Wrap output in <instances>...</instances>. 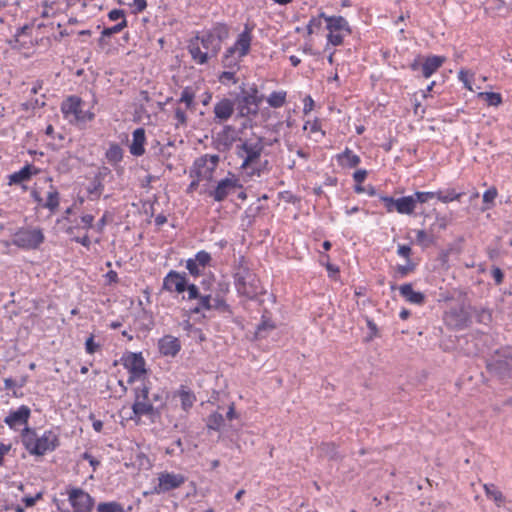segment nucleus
<instances>
[{
	"label": "nucleus",
	"instance_id": "1",
	"mask_svg": "<svg viewBox=\"0 0 512 512\" xmlns=\"http://www.w3.org/2000/svg\"><path fill=\"white\" fill-rule=\"evenodd\" d=\"M230 28L226 23L217 22L212 28L202 31L192 38L188 45L192 59L200 65L207 64L209 59L216 57L222 43L229 38Z\"/></svg>",
	"mask_w": 512,
	"mask_h": 512
},
{
	"label": "nucleus",
	"instance_id": "2",
	"mask_svg": "<svg viewBox=\"0 0 512 512\" xmlns=\"http://www.w3.org/2000/svg\"><path fill=\"white\" fill-rule=\"evenodd\" d=\"M21 442L26 451L36 457L53 452L60 446L59 435L53 430H45L39 437L35 428L26 426L21 431Z\"/></svg>",
	"mask_w": 512,
	"mask_h": 512
},
{
	"label": "nucleus",
	"instance_id": "3",
	"mask_svg": "<svg viewBox=\"0 0 512 512\" xmlns=\"http://www.w3.org/2000/svg\"><path fill=\"white\" fill-rule=\"evenodd\" d=\"M238 90V92L229 93L236 108V117L258 115L265 95L260 92L257 84L249 85L243 82L239 85Z\"/></svg>",
	"mask_w": 512,
	"mask_h": 512
},
{
	"label": "nucleus",
	"instance_id": "4",
	"mask_svg": "<svg viewBox=\"0 0 512 512\" xmlns=\"http://www.w3.org/2000/svg\"><path fill=\"white\" fill-rule=\"evenodd\" d=\"M151 382L143 380L140 386L133 388L134 403L132 404L133 415L130 419H140L142 416H147L152 422L159 419V410L153 408V403L150 401Z\"/></svg>",
	"mask_w": 512,
	"mask_h": 512
},
{
	"label": "nucleus",
	"instance_id": "5",
	"mask_svg": "<svg viewBox=\"0 0 512 512\" xmlns=\"http://www.w3.org/2000/svg\"><path fill=\"white\" fill-rule=\"evenodd\" d=\"M45 242L43 229L40 227H20L12 235L11 243L25 251L37 250Z\"/></svg>",
	"mask_w": 512,
	"mask_h": 512
},
{
	"label": "nucleus",
	"instance_id": "6",
	"mask_svg": "<svg viewBox=\"0 0 512 512\" xmlns=\"http://www.w3.org/2000/svg\"><path fill=\"white\" fill-rule=\"evenodd\" d=\"M237 189H243V184L233 172L228 171L225 178L217 181L215 187L207 191V195L215 202H223Z\"/></svg>",
	"mask_w": 512,
	"mask_h": 512
},
{
	"label": "nucleus",
	"instance_id": "7",
	"mask_svg": "<svg viewBox=\"0 0 512 512\" xmlns=\"http://www.w3.org/2000/svg\"><path fill=\"white\" fill-rule=\"evenodd\" d=\"M446 61L445 56L418 54L409 64V69L413 72H421L424 78H430Z\"/></svg>",
	"mask_w": 512,
	"mask_h": 512
},
{
	"label": "nucleus",
	"instance_id": "8",
	"mask_svg": "<svg viewBox=\"0 0 512 512\" xmlns=\"http://www.w3.org/2000/svg\"><path fill=\"white\" fill-rule=\"evenodd\" d=\"M82 99L78 96L72 95L64 100L61 104V112L65 118L73 116L77 123H86L95 118V114L89 110L82 109Z\"/></svg>",
	"mask_w": 512,
	"mask_h": 512
},
{
	"label": "nucleus",
	"instance_id": "9",
	"mask_svg": "<svg viewBox=\"0 0 512 512\" xmlns=\"http://www.w3.org/2000/svg\"><path fill=\"white\" fill-rule=\"evenodd\" d=\"M254 28L255 23H245L243 31L237 36L234 44L225 50L223 55H227V57H235V53H238L239 58L247 56L251 50V43L253 39L252 32Z\"/></svg>",
	"mask_w": 512,
	"mask_h": 512
},
{
	"label": "nucleus",
	"instance_id": "10",
	"mask_svg": "<svg viewBox=\"0 0 512 512\" xmlns=\"http://www.w3.org/2000/svg\"><path fill=\"white\" fill-rule=\"evenodd\" d=\"M387 213L412 215L414 213V200L411 195L394 198L388 195H379Z\"/></svg>",
	"mask_w": 512,
	"mask_h": 512
},
{
	"label": "nucleus",
	"instance_id": "11",
	"mask_svg": "<svg viewBox=\"0 0 512 512\" xmlns=\"http://www.w3.org/2000/svg\"><path fill=\"white\" fill-rule=\"evenodd\" d=\"M69 502L74 512H91L95 505V499L82 488L71 487L67 490Z\"/></svg>",
	"mask_w": 512,
	"mask_h": 512
},
{
	"label": "nucleus",
	"instance_id": "12",
	"mask_svg": "<svg viewBox=\"0 0 512 512\" xmlns=\"http://www.w3.org/2000/svg\"><path fill=\"white\" fill-rule=\"evenodd\" d=\"M188 280L185 272L170 270L163 278L162 290L170 293L183 294Z\"/></svg>",
	"mask_w": 512,
	"mask_h": 512
},
{
	"label": "nucleus",
	"instance_id": "13",
	"mask_svg": "<svg viewBox=\"0 0 512 512\" xmlns=\"http://www.w3.org/2000/svg\"><path fill=\"white\" fill-rule=\"evenodd\" d=\"M233 279L239 296H244L249 300H257L260 294L265 293V291L261 290L260 285L248 281L243 276H240V274H233Z\"/></svg>",
	"mask_w": 512,
	"mask_h": 512
},
{
	"label": "nucleus",
	"instance_id": "14",
	"mask_svg": "<svg viewBox=\"0 0 512 512\" xmlns=\"http://www.w3.org/2000/svg\"><path fill=\"white\" fill-rule=\"evenodd\" d=\"M236 111L232 97H222L218 102L215 103L213 108L215 124H224L233 116Z\"/></svg>",
	"mask_w": 512,
	"mask_h": 512
},
{
	"label": "nucleus",
	"instance_id": "15",
	"mask_svg": "<svg viewBox=\"0 0 512 512\" xmlns=\"http://www.w3.org/2000/svg\"><path fill=\"white\" fill-rule=\"evenodd\" d=\"M237 139L236 128L233 125L225 124L213 141L214 148L219 152L229 151Z\"/></svg>",
	"mask_w": 512,
	"mask_h": 512
},
{
	"label": "nucleus",
	"instance_id": "16",
	"mask_svg": "<svg viewBox=\"0 0 512 512\" xmlns=\"http://www.w3.org/2000/svg\"><path fill=\"white\" fill-rule=\"evenodd\" d=\"M159 483L154 487L155 493H165L180 487L185 482L181 474L163 472L158 477Z\"/></svg>",
	"mask_w": 512,
	"mask_h": 512
},
{
	"label": "nucleus",
	"instance_id": "17",
	"mask_svg": "<svg viewBox=\"0 0 512 512\" xmlns=\"http://www.w3.org/2000/svg\"><path fill=\"white\" fill-rule=\"evenodd\" d=\"M39 173V169L31 163H26L19 171H16L8 176V185H21L23 191L28 189L24 184L31 180V178Z\"/></svg>",
	"mask_w": 512,
	"mask_h": 512
},
{
	"label": "nucleus",
	"instance_id": "18",
	"mask_svg": "<svg viewBox=\"0 0 512 512\" xmlns=\"http://www.w3.org/2000/svg\"><path fill=\"white\" fill-rule=\"evenodd\" d=\"M120 362L128 371L148 373L142 352L126 351L120 358Z\"/></svg>",
	"mask_w": 512,
	"mask_h": 512
},
{
	"label": "nucleus",
	"instance_id": "19",
	"mask_svg": "<svg viewBox=\"0 0 512 512\" xmlns=\"http://www.w3.org/2000/svg\"><path fill=\"white\" fill-rule=\"evenodd\" d=\"M472 305L464 302L458 307L451 308L450 316L455 322L457 329H464L472 324Z\"/></svg>",
	"mask_w": 512,
	"mask_h": 512
},
{
	"label": "nucleus",
	"instance_id": "20",
	"mask_svg": "<svg viewBox=\"0 0 512 512\" xmlns=\"http://www.w3.org/2000/svg\"><path fill=\"white\" fill-rule=\"evenodd\" d=\"M31 416V410L26 405H21L17 410H12L4 418L5 424L12 430H16L18 425L28 426V421Z\"/></svg>",
	"mask_w": 512,
	"mask_h": 512
},
{
	"label": "nucleus",
	"instance_id": "21",
	"mask_svg": "<svg viewBox=\"0 0 512 512\" xmlns=\"http://www.w3.org/2000/svg\"><path fill=\"white\" fill-rule=\"evenodd\" d=\"M276 327V323L271 318L270 311L264 308L260 322L256 325L252 340L258 341L267 338L270 332L275 330Z\"/></svg>",
	"mask_w": 512,
	"mask_h": 512
},
{
	"label": "nucleus",
	"instance_id": "22",
	"mask_svg": "<svg viewBox=\"0 0 512 512\" xmlns=\"http://www.w3.org/2000/svg\"><path fill=\"white\" fill-rule=\"evenodd\" d=\"M181 347V341L172 335H164L158 340V350L161 355L166 357H175Z\"/></svg>",
	"mask_w": 512,
	"mask_h": 512
},
{
	"label": "nucleus",
	"instance_id": "23",
	"mask_svg": "<svg viewBox=\"0 0 512 512\" xmlns=\"http://www.w3.org/2000/svg\"><path fill=\"white\" fill-rule=\"evenodd\" d=\"M486 369L499 379H505L511 376L512 365L507 360L494 359L486 362Z\"/></svg>",
	"mask_w": 512,
	"mask_h": 512
},
{
	"label": "nucleus",
	"instance_id": "24",
	"mask_svg": "<svg viewBox=\"0 0 512 512\" xmlns=\"http://www.w3.org/2000/svg\"><path fill=\"white\" fill-rule=\"evenodd\" d=\"M173 397L180 399L181 409L185 412H188L197 401L195 393L184 384H181L180 387L173 392Z\"/></svg>",
	"mask_w": 512,
	"mask_h": 512
},
{
	"label": "nucleus",
	"instance_id": "25",
	"mask_svg": "<svg viewBox=\"0 0 512 512\" xmlns=\"http://www.w3.org/2000/svg\"><path fill=\"white\" fill-rule=\"evenodd\" d=\"M237 148L238 156L242 157L240 151H243L246 154V157L258 161L264 150L263 137H258L255 143L244 141L241 145H238Z\"/></svg>",
	"mask_w": 512,
	"mask_h": 512
},
{
	"label": "nucleus",
	"instance_id": "26",
	"mask_svg": "<svg viewBox=\"0 0 512 512\" xmlns=\"http://www.w3.org/2000/svg\"><path fill=\"white\" fill-rule=\"evenodd\" d=\"M146 132L143 127L136 128L132 133V143L129 146L130 153L140 157L145 153Z\"/></svg>",
	"mask_w": 512,
	"mask_h": 512
},
{
	"label": "nucleus",
	"instance_id": "27",
	"mask_svg": "<svg viewBox=\"0 0 512 512\" xmlns=\"http://www.w3.org/2000/svg\"><path fill=\"white\" fill-rule=\"evenodd\" d=\"M399 293L407 302L415 305H423L426 301V296L420 291L413 289L412 283H404L399 286Z\"/></svg>",
	"mask_w": 512,
	"mask_h": 512
},
{
	"label": "nucleus",
	"instance_id": "28",
	"mask_svg": "<svg viewBox=\"0 0 512 512\" xmlns=\"http://www.w3.org/2000/svg\"><path fill=\"white\" fill-rule=\"evenodd\" d=\"M326 28L330 32L346 31L351 33V28L348 21L343 16H327L325 17Z\"/></svg>",
	"mask_w": 512,
	"mask_h": 512
},
{
	"label": "nucleus",
	"instance_id": "29",
	"mask_svg": "<svg viewBox=\"0 0 512 512\" xmlns=\"http://www.w3.org/2000/svg\"><path fill=\"white\" fill-rule=\"evenodd\" d=\"M337 162L342 167L354 168L360 164L361 159L351 149L346 147L342 153L337 155Z\"/></svg>",
	"mask_w": 512,
	"mask_h": 512
},
{
	"label": "nucleus",
	"instance_id": "30",
	"mask_svg": "<svg viewBox=\"0 0 512 512\" xmlns=\"http://www.w3.org/2000/svg\"><path fill=\"white\" fill-rule=\"evenodd\" d=\"M437 199L442 203H450L452 201H460L465 192H458L455 188H446L436 191Z\"/></svg>",
	"mask_w": 512,
	"mask_h": 512
},
{
	"label": "nucleus",
	"instance_id": "31",
	"mask_svg": "<svg viewBox=\"0 0 512 512\" xmlns=\"http://www.w3.org/2000/svg\"><path fill=\"white\" fill-rule=\"evenodd\" d=\"M124 151L118 143H111L105 153L107 161L114 167L123 159Z\"/></svg>",
	"mask_w": 512,
	"mask_h": 512
},
{
	"label": "nucleus",
	"instance_id": "32",
	"mask_svg": "<svg viewBox=\"0 0 512 512\" xmlns=\"http://www.w3.org/2000/svg\"><path fill=\"white\" fill-rule=\"evenodd\" d=\"M319 449L329 460L337 461L343 458L338 451V446L334 442H323Z\"/></svg>",
	"mask_w": 512,
	"mask_h": 512
},
{
	"label": "nucleus",
	"instance_id": "33",
	"mask_svg": "<svg viewBox=\"0 0 512 512\" xmlns=\"http://www.w3.org/2000/svg\"><path fill=\"white\" fill-rule=\"evenodd\" d=\"M484 489L488 499L493 500L498 507L504 505L505 496L494 484H485Z\"/></svg>",
	"mask_w": 512,
	"mask_h": 512
},
{
	"label": "nucleus",
	"instance_id": "34",
	"mask_svg": "<svg viewBox=\"0 0 512 512\" xmlns=\"http://www.w3.org/2000/svg\"><path fill=\"white\" fill-rule=\"evenodd\" d=\"M472 317H475V320L479 324L489 325L492 322V312L487 308H478L476 306H472Z\"/></svg>",
	"mask_w": 512,
	"mask_h": 512
},
{
	"label": "nucleus",
	"instance_id": "35",
	"mask_svg": "<svg viewBox=\"0 0 512 512\" xmlns=\"http://www.w3.org/2000/svg\"><path fill=\"white\" fill-rule=\"evenodd\" d=\"M59 203H60V194H59L58 190L53 185H51L50 191L47 194V199L45 202H43V208H47L52 213H54L58 209Z\"/></svg>",
	"mask_w": 512,
	"mask_h": 512
},
{
	"label": "nucleus",
	"instance_id": "36",
	"mask_svg": "<svg viewBox=\"0 0 512 512\" xmlns=\"http://www.w3.org/2000/svg\"><path fill=\"white\" fill-rule=\"evenodd\" d=\"M417 263L412 260L406 261L405 265L397 264L394 268L395 279L404 278L416 270Z\"/></svg>",
	"mask_w": 512,
	"mask_h": 512
},
{
	"label": "nucleus",
	"instance_id": "37",
	"mask_svg": "<svg viewBox=\"0 0 512 512\" xmlns=\"http://www.w3.org/2000/svg\"><path fill=\"white\" fill-rule=\"evenodd\" d=\"M286 97L287 92L280 90V91H273L267 98L265 97L267 103L272 108H280L286 103Z\"/></svg>",
	"mask_w": 512,
	"mask_h": 512
},
{
	"label": "nucleus",
	"instance_id": "38",
	"mask_svg": "<svg viewBox=\"0 0 512 512\" xmlns=\"http://www.w3.org/2000/svg\"><path fill=\"white\" fill-rule=\"evenodd\" d=\"M498 196V190L495 186L490 187L487 189L482 196V201L484 206L481 208V210L487 211L492 209L495 206V199Z\"/></svg>",
	"mask_w": 512,
	"mask_h": 512
},
{
	"label": "nucleus",
	"instance_id": "39",
	"mask_svg": "<svg viewBox=\"0 0 512 512\" xmlns=\"http://www.w3.org/2000/svg\"><path fill=\"white\" fill-rule=\"evenodd\" d=\"M224 421L223 415L215 411L207 417L206 427L208 430L220 431L221 427L224 425Z\"/></svg>",
	"mask_w": 512,
	"mask_h": 512
},
{
	"label": "nucleus",
	"instance_id": "40",
	"mask_svg": "<svg viewBox=\"0 0 512 512\" xmlns=\"http://www.w3.org/2000/svg\"><path fill=\"white\" fill-rule=\"evenodd\" d=\"M97 512H126L123 504L117 501L100 502L96 507Z\"/></svg>",
	"mask_w": 512,
	"mask_h": 512
},
{
	"label": "nucleus",
	"instance_id": "41",
	"mask_svg": "<svg viewBox=\"0 0 512 512\" xmlns=\"http://www.w3.org/2000/svg\"><path fill=\"white\" fill-rule=\"evenodd\" d=\"M32 30V25L25 24L24 26H21L17 28L16 33L14 35V38L9 41V44L12 48L17 47V44H19L21 47H24V43H20V37L24 35H30Z\"/></svg>",
	"mask_w": 512,
	"mask_h": 512
},
{
	"label": "nucleus",
	"instance_id": "42",
	"mask_svg": "<svg viewBox=\"0 0 512 512\" xmlns=\"http://www.w3.org/2000/svg\"><path fill=\"white\" fill-rule=\"evenodd\" d=\"M103 190H104V183L97 179H94V178L91 180V182L89 183V185L87 187L88 194L92 196V197H90L91 200H96V199L100 198Z\"/></svg>",
	"mask_w": 512,
	"mask_h": 512
},
{
	"label": "nucleus",
	"instance_id": "43",
	"mask_svg": "<svg viewBox=\"0 0 512 512\" xmlns=\"http://www.w3.org/2000/svg\"><path fill=\"white\" fill-rule=\"evenodd\" d=\"M412 196L414 200V210L416 209L417 204H424L428 202L430 199L437 198L436 191H416Z\"/></svg>",
	"mask_w": 512,
	"mask_h": 512
},
{
	"label": "nucleus",
	"instance_id": "44",
	"mask_svg": "<svg viewBox=\"0 0 512 512\" xmlns=\"http://www.w3.org/2000/svg\"><path fill=\"white\" fill-rule=\"evenodd\" d=\"M204 156H208V162L210 163V166L207 167L204 171V178L208 181H211L213 178V173L219 164L220 157L217 154H205Z\"/></svg>",
	"mask_w": 512,
	"mask_h": 512
},
{
	"label": "nucleus",
	"instance_id": "45",
	"mask_svg": "<svg viewBox=\"0 0 512 512\" xmlns=\"http://www.w3.org/2000/svg\"><path fill=\"white\" fill-rule=\"evenodd\" d=\"M212 300V310H217L221 313H227L229 315L233 313L231 306L223 297L219 296V294L215 298H212Z\"/></svg>",
	"mask_w": 512,
	"mask_h": 512
},
{
	"label": "nucleus",
	"instance_id": "46",
	"mask_svg": "<svg viewBox=\"0 0 512 512\" xmlns=\"http://www.w3.org/2000/svg\"><path fill=\"white\" fill-rule=\"evenodd\" d=\"M117 34L116 31H113V26L111 27H104L101 31L100 37L97 39L98 47L103 50L107 46H109L108 38L112 37L113 35Z\"/></svg>",
	"mask_w": 512,
	"mask_h": 512
},
{
	"label": "nucleus",
	"instance_id": "47",
	"mask_svg": "<svg viewBox=\"0 0 512 512\" xmlns=\"http://www.w3.org/2000/svg\"><path fill=\"white\" fill-rule=\"evenodd\" d=\"M479 96L489 105V106H499L502 103V95L497 92H482Z\"/></svg>",
	"mask_w": 512,
	"mask_h": 512
},
{
	"label": "nucleus",
	"instance_id": "48",
	"mask_svg": "<svg viewBox=\"0 0 512 512\" xmlns=\"http://www.w3.org/2000/svg\"><path fill=\"white\" fill-rule=\"evenodd\" d=\"M185 291L188 294H187V296L183 295L182 300H186V301L196 300L201 295L199 287L197 285H195L194 283H190L189 280L187 281V283L185 285L184 292Z\"/></svg>",
	"mask_w": 512,
	"mask_h": 512
},
{
	"label": "nucleus",
	"instance_id": "49",
	"mask_svg": "<svg viewBox=\"0 0 512 512\" xmlns=\"http://www.w3.org/2000/svg\"><path fill=\"white\" fill-rule=\"evenodd\" d=\"M195 93L191 87H185L181 92L179 102L185 103L188 109L194 106Z\"/></svg>",
	"mask_w": 512,
	"mask_h": 512
},
{
	"label": "nucleus",
	"instance_id": "50",
	"mask_svg": "<svg viewBox=\"0 0 512 512\" xmlns=\"http://www.w3.org/2000/svg\"><path fill=\"white\" fill-rule=\"evenodd\" d=\"M326 14L321 12L318 16L312 17L307 24V33L308 35L313 34L316 30H319L322 27V19L325 20Z\"/></svg>",
	"mask_w": 512,
	"mask_h": 512
},
{
	"label": "nucleus",
	"instance_id": "51",
	"mask_svg": "<svg viewBox=\"0 0 512 512\" xmlns=\"http://www.w3.org/2000/svg\"><path fill=\"white\" fill-rule=\"evenodd\" d=\"M433 214H435V222L431 225L430 231H433L434 227H438L439 230H446L449 224V219L446 215H441L433 209Z\"/></svg>",
	"mask_w": 512,
	"mask_h": 512
},
{
	"label": "nucleus",
	"instance_id": "52",
	"mask_svg": "<svg viewBox=\"0 0 512 512\" xmlns=\"http://www.w3.org/2000/svg\"><path fill=\"white\" fill-rule=\"evenodd\" d=\"M322 258H326L327 261L324 263L323 261H321V264L323 266H325L327 272H328V277L331 278V279H334L336 280L338 277H339V274H340V269L337 265L335 264H332L329 262V255L328 254H323L321 255Z\"/></svg>",
	"mask_w": 512,
	"mask_h": 512
},
{
	"label": "nucleus",
	"instance_id": "53",
	"mask_svg": "<svg viewBox=\"0 0 512 512\" xmlns=\"http://www.w3.org/2000/svg\"><path fill=\"white\" fill-rule=\"evenodd\" d=\"M365 321H366L367 328L369 330V333L367 334L365 341L370 342L374 338H377L380 336L379 329H378L377 324L370 317L365 316Z\"/></svg>",
	"mask_w": 512,
	"mask_h": 512
},
{
	"label": "nucleus",
	"instance_id": "54",
	"mask_svg": "<svg viewBox=\"0 0 512 512\" xmlns=\"http://www.w3.org/2000/svg\"><path fill=\"white\" fill-rule=\"evenodd\" d=\"M241 60L242 58H239V56L236 58L223 55L221 59V65L226 69H233L238 71L240 69Z\"/></svg>",
	"mask_w": 512,
	"mask_h": 512
},
{
	"label": "nucleus",
	"instance_id": "55",
	"mask_svg": "<svg viewBox=\"0 0 512 512\" xmlns=\"http://www.w3.org/2000/svg\"><path fill=\"white\" fill-rule=\"evenodd\" d=\"M416 241L419 245L427 247L434 244L435 239L432 235H429L425 230H418L416 233Z\"/></svg>",
	"mask_w": 512,
	"mask_h": 512
},
{
	"label": "nucleus",
	"instance_id": "56",
	"mask_svg": "<svg viewBox=\"0 0 512 512\" xmlns=\"http://www.w3.org/2000/svg\"><path fill=\"white\" fill-rule=\"evenodd\" d=\"M150 401L153 403V408H157L159 410V419L163 414V410L166 408V399L163 398L161 393H153Z\"/></svg>",
	"mask_w": 512,
	"mask_h": 512
},
{
	"label": "nucleus",
	"instance_id": "57",
	"mask_svg": "<svg viewBox=\"0 0 512 512\" xmlns=\"http://www.w3.org/2000/svg\"><path fill=\"white\" fill-rule=\"evenodd\" d=\"M474 74L470 73L469 70L461 69L458 72V79L463 83L464 87L467 90L472 91V80H473Z\"/></svg>",
	"mask_w": 512,
	"mask_h": 512
},
{
	"label": "nucleus",
	"instance_id": "58",
	"mask_svg": "<svg viewBox=\"0 0 512 512\" xmlns=\"http://www.w3.org/2000/svg\"><path fill=\"white\" fill-rule=\"evenodd\" d=\"M195 262H197V264L200 266V267H203L205 268L206 266H208L212 260V257L210 255V253H208L207 251L205 250H201V251H198L196 254H195V257L192 258Z\"/></svg>",
	"mask_w": 512,
	"mask_h": 512
},
{
	"label": "nucleus",
	"instance_id": "59",
	"mask_svg": "<svg viewBox=\"0 0 512 512\" xmlns=\"http://www.w3.org/2000/svg\"><path fill=\"white\" fill-rule=\"evenodd\" d=\"M234 274H240V276H243L248 281L255 283L256 285H260L259 278L257 277V275L255 273H253L250 270V268L248 266L244 267V268L237 269V271Z\"/></svg>",
	"mask_w": 512,
	"mask_h": 512
},
{
	"label": "nucleus",
	"instance_id": "60",
	"mask_svg": "<svg viewBox=\"0 0 512 512\" xmlns=\"http://www.w3.org/2000/svg\"><path fill=\"white\" fill-rule=\"evenodd\" d=\"M45 102L44 101H41L40 99L38 98H34V99H30L29 101H26L24 103L21 104V108L22 110L24 111H28V110H36L38 108H43L45 106Z\"/></svg>",
	"mask_w": 512,
	"mask_h": 512
},
{
	"label": "nucleus",
	"instance_id": "61",
	"mask_svg": "<svg viewBox=\"0 0 512 512\" xmlns=\"http://www.w3.org/2000/svg\"><path fill=\"white\" fill-rule=\"evenodd\" d=\"M101 345L95 342V336L91 334L85 341V351L87 354L93 355L100 349Z\"/></svg>",
	"mask_w": 512,
	"mask_h": 512
},
{
	"label": "nucleus",
	"instance_id": "62",
	"mask_svg": "<svg viewBox=\"0 0 512 512\" xmlns=\"http://www.w3.org/2000/svg\"><path fill=\"white\" fill-rule=\"evenodd\" d=\"M196 300H198L197 305H199V307L202 310H207V311L212 310V295L211 294H206V295L201 294L200 297L197 298Z\"/></svg>",
	"mask_w": 512,
	"mask_h": 512
},
{
	"label": "nucleus",
	"instance_id": "63",
	"mask_svg": "<svg viewBox=\"0 0 512 512\" xmlns=\"http://www.w3.org/2000/svg\"><path fill=\"white\" fill-rule=\"evenodd\" d=\"M237 70L228 69L226 71H223L218 79L221 83H225V80L232 81L233 84H236L238 82V78L236 77Z\"/></svg>",
	"mask_w": 512,
	"mask_h": 512
},
{
	"label": "nucleus",
	"instance_id": "64",
	"mask_svg": "<svg viewBox=\"0 0 512 512\" xmlns=\"http://www.w3.org/2000/svg\"><path fill=\"white\" fill-rule=\"evenodd\" d=\"M186 269L188 270L189 274L194 277L201 275L200 266L192 258L186 260Z\"/></svg>",
	"mask_w": 512,
	"mask_h": 512
}]
</instances>
